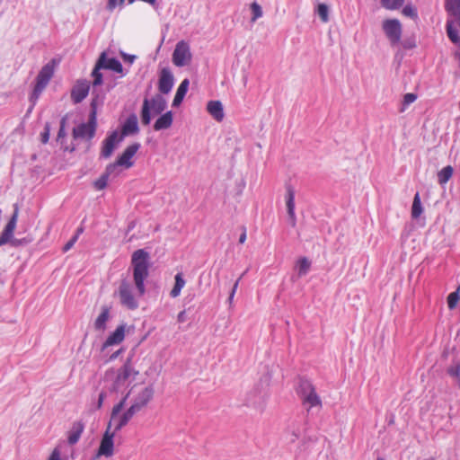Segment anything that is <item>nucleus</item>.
<instances>
[{
    "label": "nucleus",
    "mask_w": 460,
    "mask_h": 460,
    "mask_svg": "<svg viewBox=\"0 0 460 460\" xmlns=\"http://www.w3.org/2000/svg\"><path fill=\"white\" fill-rule=\"evenodd\" d=\"M131 265L134 286L128 279H122L116 294L123 307L136 310L139 306L138 298L146 293L145 281L149 276V253L144 249L135 251L131 256Z\"/></svg>",
    "instance_id": "1"
},
{
    "label": "nucleus",
    "mask_w": 460,
    "mask_h": 460,
    "mask_svg": "<svg viewBox=\"0 0 460 460\" xmlns=\"http://www.w3.org/2000/svg\"><path fill=\"white\" fill-rule=\"evenodd\" d=\"M296 392L307 412H310L314 408L321 409L323 407L322 399L316 392V387L310 379L299 377Z\"/></svg>",
    "instance_id": "2"
},
{
    "label": "nucleus",
    "mask_w": 460,
    "mask_h": 460,
    "mask_svg": "<svg viewBox=\"0 0 460 460\" xmlns=\"http://www.w3.org/2000/svg\"><path fill=\"white\" fill-rule=\"evenodd\" d=\"M58 61H57L55 58H52L40 70L35 79V85L33 87L32 93L30 96V101L32 103V105H35L40 94L42 93V92L53 77L55 67L58 66Z\"/></svg>",
    "instance_id": "3"
},
{
    "label": "nucleus",
    "mask_w": 460,
    "mask_h": 460,
    "mask_svg": "<svg viewBox=\"0 0 460 460\" xmlns=\"http://www.w3.org/2000/svg\"><path fill=\"white\" fill-rule=\"evenodd\" d=\"M167 108V102L162 94H155L151 99L145 98L143 101L140 117L143 125L147 126L152 119V113L159 115L164 113Z\"/></svg>",
    "instance_id": "4"
},
{
    "label": "nucleus",
    "mask_w": 460,
    "mask_h": 460,
    "mask_svg": "<svg viewBox=\"0 0 460 460\" xmlns=\"http://www.w3.org/2000/svg\"><path fill=\"white\" fill-rule=\"evenodd\" d=\"M110 69L116 73H122L123 72V66L121 63L115 58H107L106 53L102 52L94 68L92 71V76L93 78V86L95 88L96 86L102 85L103 83L102 79V74L101 73V69Z\"/></svg>",
    "instance_id": "5"
},
{
    "label": "nucleus",
    "mask_w": 460,
    "mask_h": 460,
    "mask_svg": "<svg viewBox=\"0 0 460 460\" xmlns=\"http://www.w3.org/2000/svg\"><path fill=\"white\" fill-rule=\"evenodd\" d=\"M19 215V207L17 204L13 205V213L9 219L8 223L4 226L3 232L0 234V246L10 243L13 246L17 247L22 244H26L28 242L26 239H15L13 238V232L16 227L17 219Z\"/></svg>",
    "instance_id": "6"
},
{
    "label": "nucleus",
    "mask_w": 460,
    "mask_h": 460,
    "mask_svg": "<svg viewBox=\"0 0 460 460\" xmlns=\"http://www.w3.org/2000/svg\"><path fill=\"white\" fill-rule=\"evenodd\" d=\"M138 375V371L135 370L131 365L130 358H128L124 365L118 370L116 379L113 384V390L119 391L120 387L124 386L128 382L130 383L135 380Z\"/></svg>",
    "instance_id": "7"
},
{
    "label": "nucleus",
    "mask_w": 460,
    "mask_h": 460,
    "mask_svg": "<svg viewBox=\"0 0 460 460\" xmlns=\"http://www.w3.org/2000/svg\"><path fill=\"white\" fill-rule=\"evenodd\" d=\"M383 31L392 45L400 42L402 37V24L397 19H387L383 22Z\"/></svg>",
    "instance_id": "8"
},
{
    "label": "nucleus",
    "mask_w": 460,
    "mask_h": 460,
    "mask_svg": "<svg viewBox=\"0 0 460 460\" xmlns=\"http://www.w3.org/2000/svg\"><path fill=\"white\" fill-rule=\"evenodd\" d=\"M191 59L190 46L184 40H181L176 44L172 53V62L176 66H184Z\"/></svg>",
    "instance_id": "9"
},
{
    "label": "nucleus",
    "mask_w": 460,
    "mask_h": 460,
    "mask_svg": "<svg viewBox=\"0 0 460 460\" xmlns=\"http://www.w3.org/2000/svg\"><path fill=\"white\" fill-rule=\"evenodd\" d=\"M140 148L139 143H134L130 146H128L124 152L118 157L116 162L110 164L111 165H114V169L117 172H119V167L124 166L125 168L128 169L133 166L134 163L132 161L133 156L136 155V153Z\"/></svg>",
    "instance_id": "10"
},
{
    "label": "nucleus",
    "mask_w": 460,
    "mask_h": 460,
    "mask_svg": "<svg viewBox=\"0 0 460 460\" xmlns=\"http://www.w3.org/2000/svg\"><path fill=\"white\" fill-rule=\"evenodd\" d=\"M97 127V119L89 116L87 123H81L73 129L74 138H88L94 137Z\"/></svg>",
    "instance_id": "11"
},
{
    "label": "nucleus",
    "mask_w": 460,
    "mask_h": 460,
    "mask_svg": "<svg viewBox=\"0 0 460 460\" xmlns=\"http://www.w3.org/2000/svg\"><path fill=\"white\" fill-rule=\"evenodd\" d=\"M122 140V137H119V134L117 130H114L111 133H110L102 142L101 156L103 158L111 157L116 146L119 144Z\"/></svg>",
    "instance_id": "12"
},
{
    "label": "nucleus",
    "mask_w": 460,
    "mask_h": 460,
    "mask_svg": "<svg viewBox=\"0 0 460 460\" xmlns=\"http://www.w3.org/2000/svg\"><path fill=\"white\" fill-rule=\"evenodd\" d=\"M174 84V77L168 67H164L159 73L158 91L161 94H168Z\"/></svg>",
    "instance_id": "13"
},
{
    "label": "nucleus",
    "mask_w": 460,
    "mask_h": 460,
    "mask_svg": "<svg viewBox=\"0 0 460 460\" xmlns=\"http://www.w3.org/2000/svg\"><path fill=\"white\" fill-rule=\"evenodd\" d=\"M90 83L87 80L77 81L71 90V99L74 103H80L89 93Z\"/></svg>",
    "instance_id": "14"
},
{
    "label": "nucleus",
    "mask_w": 460,
    "mask_h": 460,
    "mask_svg": "<svg viewBox=\"0 0 460 460\" xmlns=\"http://www.w3.org/2000/svg\"><path fill=\"white\" fill-rule=\"evenodd\" d=\"M154 396V389L152 386H147L143 389L135 398L134 402L130 406L131 409H134V411L137 413L142 408L147 405V403L152 400Z\"/></svg>",
    "instance_id": "15"
},
{
    "label": "nucleus",
    "mask_w": 460,
    "mask_h": 460,
    "mask_svg": "<svg viewBox=\"0 0 460 460\" xmlns=\"http://www.w3.org/2000/svg\"><path fill=\"white\" fill-rule=\"evenodd\" d=\"M115 436L114 431H111V428L107 427V429L103 435L99 447L98 455L111 456L113 454V438Z\"/></svg>",
    "instance_id": "16"
},
{
    "label": "nucleus",
    "mask_w": 460,
    "mask_h": 460,
    "mask_svg": "<svg viewBox=\"0 0 460 460\" xmlns=\"http://www.w3.org/2000/svg\"><path fill=\"white\" fill-rule=\"evenodd\" d=\"M286 205L288 209V220L291 226H296V217L295 214V190L291 185L286 186Z\"/></svg>",
    "instance_id": "17"
},
{
    "label": "nucleus",
    "mask_w": 460,
    "mask_h": 460,
    "mask_svg": "<svg viewBox=\"0 0 460 460\" xmlns=\"http://www.w3.org/2000/svg\"><path fill=\"white\" fill-rule=\"evenodd\" d=\"M138 132L139 127L137 117L135 113H132L124 121L119 137H122V139H124L125 137L135 135Z\"/></svg>",
    "instance_id": "18"
},
{
    "label": "nucleus",
    "mask_w": 460,
    "mask_h": 460,
    "mask_svg": "<svg viewBox=\"0 0 460 460\" xmlns=\"http://www.w3.org/2000/svg\"><path fill=\"white\" fill-rule=\"evenodd\" d=\"M119 172L114 169V165L108 164L105 168L104 172L94 181L93 185L96 190H102L106 188L108 184L109 177L113 175H119Z\"/></svg>",
    "instance_id": "19"
},
{
    "label": "nucleus",
    "mask_w": 460,
    "mask_h": 460,
    "mask_svg": "<svg viewBox=\"0 0 460 460\" xmlns=\"http://www.w3.org/2000/svg\"><path fill=\"white\" fill-rule=\"evenodd\" d=\"M160 117L154 123V129L155 131H160L164 129H168L172 127L173 122V114L172 111H168L164 113L159 114Z\"/></svg>",
    "instance_id": "20"
},
{
    "label": "nucleus",
    "mask_w": 460,
    "mask_h": 460,
    "mask_svg": "<svg viewBox=\"0 0 460 460\" xmlns=\"http://www.w3.org/2000/svg\"><path fill=\"white\" fill-rule=\"evenodd\" d=\"M125 338V325L121 324L116 328V330L111 333L102 345V349L109 346L119 344Z\"/></svg>",
    "instance_id": "21"
},
{
    "label": "nucleus",
    "mask_w": 460,
    "mask_h": 460,
    "mask_svg": "<svg viewBox=\"0 0 460 460\" xmlns=\"http://www.w3.org/2000/svg\"><path fill=\"white\" fill-rule=\"evenodd\" d=\"M92 94L93 98L90 102L89 116L92 117L93 119H97L98 109L102 107L104 103V94L97 93L95 89L93 90Z\"/></svg>",
    "instance_id": "22"
},
{
    "label": "nucleus",
    "mask_w": 460,
    "mask_h": 460,
    "mask_svg": "<svg viewBox=\"0 0 460 460\" xmlns=\"http://www.w3.org/2000/svg\"><path fill=\"white\" fill-rule=\"evenodd\" d=\"M207 111L217 121H222L225 117L223 104L220 101H209L207 104Z\"/></svg>",
    "instance_id": "23"
},
{
    "label": "nucleus",
    "mask_w": 460,
    "mask_h": 460,
    "mask_svg": "<svg viewBox=\"0 0 460 460\" xmlns=\"http://www.w3.org/2000/svg\"><path fill=\"white\" fill-rule=\"evenodd\" d=\"M84 429V424L82 421H75L73 423L71 429L68 431L67 441L70 445H75L78 442L82 433Z\"/></svg>",
    "instance_id": "24"
},
{
    "label": "nucleus",
    "mask_w": 460,
    "mask_h": 460,
    "mask_svg": "<svg viewBox=\"0 0 460 460\" xmlns=\"http://www.w3.org/2000/svg\"><path fill=\"white\" fill-rule=\"evenodd\" d=\"M189 85H190L189 79L185 78L184 80L181 81V83L180 84V85L176 91L175 96L173 98L172 107H178L181 104V102L188 92Z\"/></svg>",
    "instance_id": "25"
},
{
    "label": "nucleus",
    "mask_w": 460,
    "mask_h": 460,
    "mask_svg": "<svg viewBox=\"0 0 460 460\" xmlns=\"http://www.w3.org/2000/svg\"><path fill=\"white\" fill-rule=\"evenodd\" d=\"M136 414L134 409L130 407L120 416H117V420L112 424L114 426V432L120 430L124 426L128 424V422L132 419V417Z\"/></svg>",
    "instance_id": "26"
},
{
    "label": "nucleus",
    "mask_w": 460,
    "mask_h": 460,
    "mask_svg": "<svg viewBox=\"0 0 460 460\" xmlns=\"http://www.w3.org/2000/svg\"><path fill=\"white\" fill-rule=\"evenodd\" d=\"M110 318V308L102 306V312L94 322V328L98 331H103L106 328V323Z\"/></svg>",
    "instance_id": "27"
},
{
    "label": "nucleus",
    "mask_w": 460,
    "mask_h": 460,
    "mask_svg": "<svg viewBox=\"0 0 460 460\" xmlns=\"http://www.w3.org/2000/svg\"><path fill=\"white\" fill-rule=\"evenodd\" d=\"M175 283L172 289L170 292V296L173 298L180 296L181 289L185 286V279H183L182 273H177L174 277Z\"/></svg>",
    "instance_id": "28"
},
{
    "label": "nucleus",
    "mask_w": 460,
    "mask_h": 460,
    "mask_svg": "<svg viewBox=\"0 0 460 460\" xmlns=\"http://www.w3.org/2000/svg\"><path fill=\"white\" fill-rule=\"evenodd\" d=\"M311 268V261L306 257L300 258L296 264L298 277L306 275Z\"/></svg>",
    "instance_id": "29"
},
{
    "label": "nucleus",
    "mask_w": 460,
    "mask_h": 460,
    "mask_svg": "<svg viewBox=\"0 0 460 460\" xmlns=\"http://www.w3.org/2000/svg\"><path fill=\"white\" fill-rule=\"evenodd\" d=\"M129 395V393H128L124 398L119 402H118L117 404H115L112 408V411H111V420L109 421V428H111L112 427V424L117 420V416L120 413V411H122L125 403H126V401L128 399Z\"/></svg>",
    "instance_id": "30"
},
{
    "label": "nucleus",
    "mask_w": 460,
    "mask_h": 460,
    "mask_svg": "<svg viewBox=\"0 0 460 460\" xmlns=\"http://www.w3.org/2000/svg\"><path fill=\"white\" fill-rule=\"evenodd\" d=\"M423 212V208L420 201V197L419 192L414 195L412 207H411V217L414 219H417L420 217Z\"/></svg>",
    "instance_id": "31"
},
{
    "label": "nucleus",
    "mask_w": 460,
    "mask_h": 460,
    "mask_svg": "<svg viewBox=\"0 0 460 460\" xmlns=\"http://www.w3.org/2000/svg\"><path fill=\"white\" fill-rule=\"evenodd\" d=\"M453 168L450 165L444 167L438 173V180L440 184L447 183L453 175Z\"/></svg>",
    "instance_id": "32"
},
{
    "label": "nucleus",
    "mask_w": 460,
    "mask_h": 460,
    "mask_svg": "<svg viewBox=\"0 0 460 460\" xmlns=\"http://www.w3.org/2000/svg\"><path fill=\"white\" fill-rule=\"evenodd\" d=\"M454 22H447V32L450 40L454 43H458L460 41V37L458 35L457 30L453 25Z\"/></svg>",
    "instance_id": "33"
},
{
    "label": "nucleus",
    "mask_w": 460,
    "mask_h": 460,
    "mask_svg": "<svg viewBox=\"0 0 460 460\" xmlns=\"http://www.w3.org/2000/svg\"><path fill=\"white\" fill-rule=\"evenodd\" d=\"M404 0H381V4L387 10H397L402 6Z\"/></svg>",
    "instance_id": "34"
},
{
    "label": "nucleus",
    "mask_w": 460,
    "mask_h": 460,
    "mask_svg": "<svg viewBox=\"0 0 460 460\" xmlns=\"http://www.w3.org/2000/svg\"><path fill=\"white\" fill-rule=\"evenodd\" d=\"M316 12L323 22H329V7L326 4H319L317 5Z\"/></svg>",
    "instance_id": "35"
},
{
    "label": "nucleus",
    "mask_w": 460,
    "mask_h": 460,
    "mask_svg": "<svg viewBox=\"0 0 460 460\" xmlns=\"http://www.w3.org/2000/svg\"><path fill=\"white\" fill-rule=\"evenodd\" d=\"M459 293H460V286L458 287L456 291L452 292V293H450L448 295V296H447V305H448V308L450 310L454 309L456 306V305H457V303H458V301L460 299Z\"/></svg>",
    "instance_id": "36"
},
{
    "label": "nucleus",
    "mask_w": 460,
    "mask_h": 460,
    "mask_svg": "<svg viewBox=\"0 0 460 460\" xmlns=\"http://www.w3.org/2000/svg\"><path fill=\"white\" fill-rule=\"evenodd\" d=\"M417 99V95L412 93H406L403 96L402 108L400 109V112H403L408 105L414 102Z\"/></svg>",
    "instance_id": "37"
},
{
    "label": "nucleus",
    "mask_w": 460,
    "mask_h": 460,
    "mask_svg": "<svg viewBox=\"0 0 460 460\" xmlns=\"http://www.w3.org/2000/svg\"><path fill=\"white\" fill-rule=\"evenodd\" d=\"M289 442L294 443L301 435L300 429L298 427L291 426L287 431Z\"/></svg>",
    "instance_id": "38"
},
{
    "label": "nucleus",
    "mask_w": 460,
    "mask_h": 460,
    "mask_svg": "<svg viewBox=\"0 0 460 460\" xmlns=\"http://www.w3.org/2000/svg\"><path fill=\"white\" fill-rule=\"evenodd\" d=\"M402 14L407 16V17H410L413 20H416L418 18V13H417V9L411 5V4H407L403 7L402 11Z\"/></svg>",
    "instance_id": "39"
},
{
    "label": "nucleus",
    "mask_w": 460,
    "mask_h": 460,
    "mask_svg": "<svg viewBox=\"0 0 460 460\" xmlns=\"http://www.w3.org/2000/svg\"><path fill=\"white\" fill-rule=\"evenodd\" d=\"M251 10L252 13V22H255L257 19H259L262 16V9L258 3L253 2L251 4Z\"/></svg>",
    "instance_id": "40"
},
{
    "label": "nucleus",
    "mask_w": 460,
    "mask_h": 460,
    "mask_svg": "<svg viewBox=\"0 0 460 460\" xmlns=\"http://www.w3.org/2000/svg\"><path fill=\"white\" fill-rule=\"evenodd\" d=\"M447 373L450 376L456 378L458 380V385L460 387V364L457 363L456 365L451 366L447 369Z\"/></svg>",
    "instance_id": "41"
},
{
    "label": "nucleus",
    "mask_w": 460,
    "mask_h": 460,
    "mask_svg": "<svg viewBox=\"0 0 460 460\" xmlns=\"http://www.w3.org/2000/svg\"><path fill=\"white\" fill-rule=\"evenodd\" d=\"M248 270H246L239 278L238 279L234 282L233 288H232V290L230 292V295H229V297H228V301L229 303L231 304L233 299H234V294L236 292V289L238 288V285H239V282L240 280L242 279V278L246 274Z\"/></svg>",
    "instance_id": "42"
},
{
    "label": "nucleus",
    "mask_w": 460,
    "mask_h": 460,
    "mask_svg": "<svg viewBox=\"0 0 460 460\" xmlns=\"http://www.w3.org/2000/svg\"><path fill=\"white\" fill-rule=\"evenodd\" d=\"M65 126H66V118H62V119L60 121V128L58 132V140H59L60 138H63L66 136Z\"/></svg>",
    "instance_id": "43"
},
{
    "label": "nucleus",
    "mask_w": 460,
    "mask_h": 460,
    "mask_svg": "<svg viewBox=\"0 0 460 460\" xmlns=\"http://www.w3.org/2000/svg\"><path fill=\"white\" fill-rule=\"evenodd\" d=\"M261 398H262V396L261 394H259L258 398L248 397L246 400V404L249 406L256 407L257 405L260 404Z\"/></svg>",
    "instance_id": "44"
},
{
    "label": "nucleus",
    "mask_w": 460,
    "mask_h": 460,
    "mask_svg": "<svg viewBox=\"0 0 460 460\" xmlns=\"http://www.w3.org/2000/svg\"><path fill=\"white\" fill-rule=\"evenodd\" d=\"M77 241V235H74L63 247L64 252L69 251L75 244V243Z\"/></svg>",
    "instance_id": "45"
},
{
    "label": "nucleus",
    "mask_w": 460,
    "mask_h": 460,
    "mask_svg": "<svg viewBox=\"0 0 460 460\" xmlns=\"http://www.w3.org/2000/svg\"><path fill=\"white\" fill-rule=\"evenodd\" d=\"M49 139V127L47 124L44 132L41 133V142L46 144Z\"/></svg>",
    "instance_id": "46"
},
{
    "label": "nucleus",
    "mask_w": 460,
    "mask_h": 460,
    "mask_svg": "<svg viewBox=\"0 0 460 460\" xmlns=\"http://www.w3.org/2000/svg\"><path fill=\"white\" fill-rule=\"evenodd\" d=\"M105 398H106V393L105 392H101L99 394L98 401H97V404H96V408L97 409H101L102 408L103 401H104Z\"/></svg>",
    "instance_id": "47"
},
{
    "label": "nucleus",
    "mask_w": 460,
    "mask_h": 460,
    "mask_svg": "<svg viewBox=\"0 0 460 460\" xmlns=\"http://www.w3.org/2000/svg\"><path fill=\"white\" fill-rule=\"evenodd\" d=\"M49 460H60V451H59V449L55 448L52 451Z\"/></svg>",
    "instance_id": "48"
},
{
    "label": "nucleus",
    "mask_w": 460,
    "mask_h": 460,
    "mask_svg": "<svg viewBox=\"0 0 460 460\" xmlns=\"http://www.w3.org/2000/svg\"><path fill=\"white\" fill-rule=\"evenodd\" d=\"M118 4V0H109L107 4V9L113 11Z\"/></svg>",
    "instance_id": "49"
},
{
    "label": "nucleus",
    "mask_w": 460,
    "mask_h": 460,
    "mask_svg": "<svg viewBox=\"0 0 460 460\" xmlns=\"http://www.w3.org/2000/svg\"><path fill=\"white\" fill-rule=\"evenodd\" d=\"M123 59L126 62L133 63L136 59V56L134 55H128V54H122Z\"/></svg>",
    "instance_id": "50"
},
{
    "label": "nucleus",
    "mask_w": 460,
    "mask_h": 460,
    "mask_svg": "<svg viewBox=\"0 0 460 460\" xmlns=\"http://www.w3.org/2000/svg\"><path fill=\"white\" fill-rule=\"evenodd\" d=\"M177 320L179 323H184L186 321V312L181 311L178 314Z\"/></svg>",
    "instance_id": "51"
},
{
    "label": "nucleus",
    "mask_w": 460,
    "mask_h": 460,
    "mask_svg": "<svg viewBox=\"0 0 460 460\" xmlns=\"http://www.w3.org/2000/svg\"><path fill=\"white\" fill-rule=\"evenodd\" d=\"M246 240V228L245 227H243V233L241 234L240 237H239V243H244Z\"/></svg>",
    "instance_id": "52"
},
{
    "label": "nucleus",
    "mask_w": 460,
    "mask_h": 460,
    "mask_svg": "<svg viewBox=\"0 0 460 460\" xmlns=\"http://www.w3.org/2000/svg\"><path fill=\"white\" fill-rule=\"evenodd\" d=\"M125 2H128V4H131L135 2V0H119V4H123Z\"/></svg>",
    "instance_id": "53"
},
{
    "label": "nucleus",
    "mask_w": 460,
    "mask_h": 460,
    "mask_svg": "<svg viewBox=\"0 0 460 460\" xmlns=\"http://www.w3.org/2000/svg\"><path fill=\"white\" fill-rule=\"evenodd\" d=\"M83 231H84V229L82 227L77 228L76 233L75 234V235H77V238H78L79 235L83 233Z\"/></svg>",
    "instance_id": "54"
},
{
    "label": "nucleus",
    "mask_w": 460,
    "mask_h": 460,
    "mask_svg": "<svg viewBox=\"0 0 460 460\" xmlns=\"http://www.w3.org/2000/svg\"><path fill=\"white\" fill-rule=\"evenodd\" d=\"M120 350H118L116 351L115 353H113L111 356V359H115L119 354Z\"/></svg>",
    "instance_id": "55"
},
{
    "label": "nucleus",
    "mask_w": 460,
    "mask_h": 460,
    "mask_svg": "<svg viewBox=\"0 0 460 460\" xmlns=\"http://www.w3.org/2000/svg\"><path fill=\"white\" fill-rule=\"evenodd\" d=\"M377 460H385L383 457H378Z\"/></svg>",
    "instance_id": "56"
},
{
    "label": "nucleus",
    "mask_w": 460,
    "mask_h": 460,
    "mask_svg": "<svg viewBox=\"0 0 460 460\" xmlns=\"http://www.w3.org/2000/svg\"><path fill=\"white\" fill-rule=\"evenodd\" d=\"M425 460H435V459L431 457V458H428V459H425Z\"/></svg>",
    "instance_id": "57"
}]
</instances>
